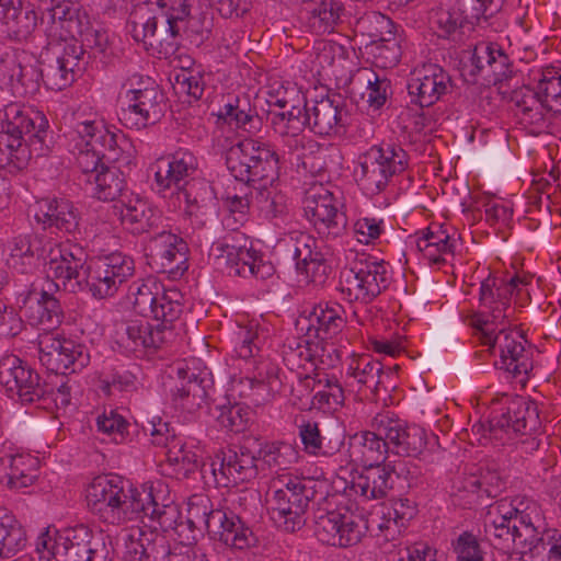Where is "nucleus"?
Wrapping results in <instances>:
<instances>
[{
  "label": "nucleus",
  "instance_id": "obj_1",
  "mask_svg": "<svg viewBox=\"0 0 561 561\" xmlns=\"http://www.w3.org/2000/svg\"><path fill=\"white\" fill-rule=\"evenodd\" d=\"M87 502L91 512L110 525L139 518L144 507L142 490L117 474L95 477L87 489Z\"/></svg>",
  "mask_w": 561,
  "mask_h": 561
},
{
  "label": "nucleus",
  "instance_id": "obj_2",
  "mask_svg": "<svg viewBox=\"0 0 561 561\" xmlns=\"http://www.w3.org/2000/svg\"><path fill=\"white\" fill-rule=\"evenodd\" d=\"M188 522L204 527L209 537L233 549H245L256 541L253 531L233 512L215 508L209 497L195 494L188 501Z\"/></svg>",
  "mask_w": 561,
  "mask_h": 561
},
{
  "label": "nucleus",
  "instance_id": "obj_3",
  "mask_svg": "<svg viewBox=\"0 0 561 561\" xmlns=\"http://www.w3.org/2000/svg\"><path fill=\"white\" fill-rule=\"evenodd\" d=\"M461 319L474 330V336L481 344L488 345L491 353L499 348L500 360L495 363L499 368L514 377L527 376L533 365L524 346L526 340L520 332L502 328L495 333V329H490L480 313L462 314Z\"/></svg>",
  "mask_w": 561,
  "mask_h": 561
},
{
  "label": "nucleus",
  "instance_id": "obj_4",
  "mask_svg": "<svg viewBox=\"0 0 561 561\" xmlns=\"http://www.w3.org/2000/svg\"><path fill=\"white\" fill-rule=\"evenodd\" d=\"M243 148L249 157L252 175H259L260 173L263 175L268 173L279 175L282 172L318 175L328 172L322 165L323 157L319 154L293 151L288 156L284 154L280 159L268 145L253 139L243 140ZM300 151H302V148Z\"/></svg>",
  "mask_w": 561,
  "mask_h": 561
},
{
  "label": "nucleus",
  "instance_id": "obj_5",
  "mask_svg": "<svg viewBox=\"0 0 561 561\" xmlns=\"http://www.w3.org/2000/svg\"><path fill=\"white\" fill-rule=\"evenodd\" d=\"M389 285L388 272L383 261L362 255L356 257L350 268L340 275L339 289L348 301L370 304Z\"/></svg>",
  "mask_w": 561,
  "mask_h": 561
},
{
  "label": "nucleus",
  "instance_id": "obj_6",
  "mask_svg": "<svg viewBox=\"0 0 561 561\" xmlns=\"http://www.w3.org/2000/svg\"><path fill=\"white\" fill-rule=\"evenodd\" d=\"M311 483V480L290 478L273 491L271 515L279 529L296 533L306 525L307 510L314 494Z\"/></svg>",
  "mask_w": 561,
  "mask_h": 561
},
{
  "label": "nucleus",
  "instance_id": "obj_7",
  "mask_svg": "<svg viewBox=\"0 0 561 561\" xmlns=\"http://www.w3.org/2000/svg\"><path fill=\"white\" fill-rule=\"evenodd\" d=\"M39 360L55 375H68L83 369L90 362L88 348L58 333L46 332L38 337Z\"/></svg>",
  "mask_w": 561,
  "mask_h": 561
},
{
  "label": "nucleus",
  "instance_id": "obj_8",
  "mask_svg": "<svg viewBox=\"0 0 561 561\" xmlns=\"http://www.w3.org/2000/svg\"><path fill=\"white\" fill-rule=\"evenodd\" d=\"M304 210L307 219L320 233L336 238L346 226V215L339 209L334 193L322 183L313 182L305 191Z\"/></svg>",
  "mask_w": 561,
  "mask_h": 561
},
{
  "label": "nucleus",
  "instance_id": "obj_9",
  "mask_svg": "<svg viewBox=\"0 0 561 561\" xmlns=\"http://www.w3.org/2000/svg\"><path fill=\"white\" fill-rule=\"evenodd\" d=\"M368 531L363 517L350 513L329 511L314 516V535L324 545L350 548L358 545Z\"/></svg>",
  "mask_w": 561,
  "mask_h": 561
},
{
  "label": "nucleus",
  "instance_id": "obj_10",
  "mask_svg": "<svg viewBox=\"0 0 561 561\" xmlns=\"http://www.w3.org/2000/svg\"><path fill=\"white\" fill-rule=\"evenodd\" d=\"M261 471V462L247 446L222 449L215 455L209 465L216 486L228 488L254 480Z\"/></svg>",
  "mask_w": 561,
  "mask_h": 561
},
{
  "label": "nucleus",
  "instance_id": "obj_11",
  "mask_svg": "<svg viewBox=\"0 0 561 561\" xmlns=\"http://www.w3.org/2000/svg\"><path fill=\"white\" fill-rule=\"evenodd\" d=\"M146 256L157 273L168 274L170 279L181 278L188 270V245L179 236L162 231L150 239Z\"/></svg>",
  "mask_w": 561,
  "mask_h": 561
},
{
  "label": "nucleus",
  "instance_id": "obj_12",
  "mask_svg": "<svg viewBox=\"0 0 561 561\" xmlns=\"http://www.w3.org/2000/svg\"><path fill=\"white\" fill-rule=\"evenodd\" d=\"M0 385L10 397L16 396L22 403H35L43 390L44 379L25 360L14 354L0 358Z\"/></svg>",
  "mask_w": 561,
  "mask_h": 561
},
{
  "label": "nucleus",
  "instance_id": "obj_13",
  "mask_svg": "<svg viewBox=\"0 0 561 561\" xmlns=\"http://www.w3.org/2000/svg\"><path fill=\"white\" fill-rule=\"evenodd\" d=\"M390 371L383 370V365L370 355L364 354L352 358L345 373L344 383L350 392L356 393L359 400L374 401L381 389L387 391L390 386L387 379Z\"/></svg>",
  "mask_w": 561,
  "mask_h": 561
},
{
  "label": "nucleus",
  "instance_id": "obj_14",
  "mask_svg": "<svg viewBox=\"0 0 561 561\" xmlns=\"http://www.w3.org/2000/svg\"><path fill=\"white\" fill-rule=\"evenodd\" d=\"M53 24L59 26L64 33H60L61 38L72 37L80 38L82 48L87 47L94 49L98 53H103L106 48L107 36L104 32L94 30L91 26L89 15L76 4H59L49 9Z\"/></svg>",
  "mask_w": 561,
  "mask_h": 561
},
{
  "label": "nucleus",
  "instance_id": "obj_15",
  "mask_svg": "<svg viewBox=\"0 0 561 561\" xmlns=\"http://www.w3.org/2000/svg\"><path fill=\"white\" fill-rule=\"evenodd\" d=\"M126 106L122 108L121 122L135 129L154 125L163 116L165 98L154 82H148L142 90H130Z\"/></svg>",
  "mask_w": 561,
  "mask_h": 561
},
{
  "label": "nucleus",
  "instance_id": "obj_16",
  "mask_svg": "<svg viewBox=\"0 0 561 561\" xmlns=\"http://www.w3.org/2000/svg\"><path fill=\"white\" fill-rule=\"evenodd\" d=\"M371 426L386 437L390 451L398 456L416 457L426 446L425 431L398 417L378 414L374 417Z\"/></svg>",
  "mask_w": 561,
  "mask_h": 561
},
{
  "label": "nucleus",
  "instance_id": "obj_17",
  "mask_svg": "<svg viewBox=\"0 0 561 561\" xmlns=\"http://www.w3.org/2000/svg\"><path fill=\"white\" fill-rule=\"evenodd\" d=\"M183 21L179 22L168 15L157 13L144 22H133L131 35L141 42L146 49L158 50L169 55L178 47L176 38L182 35Z\"/></svg>",
  "mask_w": 561,
  "mask_h": 561
},
{
  "label": "nucleus",
  "instance_id": "obj_18",
  "mask_svg": "<svg viewBox=\"0 0 561 561\" xmlns=\"http://www.w3.org/2000/svg\"><path fill=\"white\" fill-rule=\"evenodd\" d=\"M88 265L87 252L77 244H68L50 257L47 272L58 282L55 287L62 286L64 290L77 294L83 291Z\"/></svg>",
  "mask_w": 561,
  "mask_h": 561
},
{
  "label": "nucleus",
  "instance_id": "obj_19",
  "mask_svg": "<svg viewBox=\"0 0 561 561\" xmlns=\"http://www.w3.org/2000/svg\"><path fill=\"white\" fill-rule=\"evenodd\" d=\"M0 125L11 135L22 136L26 145H35L43 142L48 123L42 113L11 102L0 110Z\"/></svg>",
  "mask_w": 561,
  "mask_h": 561
},
{
  "label": "nucleus",
  "instance_id": "obj_20",
  "mask_svg": "<svg viewBox=\"0 0 561 561\" xmlns=\"http://www.w3.org/2000/svg\"><path fill=\"white\" fill-rule=\"evenodd\" d=\"M451 88L449 73L436 64L423 65L415 69L408 83L410 96L421 107L435 104L449 93Z\"/></svg>",
  "mask_w": 561,
  "mask_h": 561
},
{
  "label": "nucleus",
  "instance_id": "obj_21",
  "mask_svg": "<svg viewBox=\"0 0 561 561\" xmlns=\"http://www.w3.org/2000/svg\"><path fill=\"white\" fill-rule=\"evenodd\" d=\"M541 426L538 407L524 398L512 400L505 412L488 421V432L497 438L499 432L531 435Z\"/></svg>",
  "mask_w": 561,
  "mask_h": 561
},
{
  "label": "nucleus",
  "instance_id": "obj_22",
  "mask_svg": "<svg viewBox=\"0 0 561 561\" xmlns=\"http://www.w3.org/2000/svg\"><path fill=\"white\" fill-rule=\"evenodd\" d=\"M289 249L295 261V267L305 280L317 285L323 284L330 272L318 241L309 233L300 232L290 238Z\"/></svg>",
  "mask_w": 561,
  "mask_h": 561
},
{
  "label": "nucleus",
  "instance_id": "obj_23",
  "mask_svg": "<svg viewBox=\"0 0 561 561\" xmlns=\"http://www.w3.org/2000/svg\"><path fill=\"white\" fill-rule=\"evenodd\" d=\"M125 558L130 561H169L171 543L156 529L131 528L124 540Z\"/></svg>",
  "mask_w": 561,
  "mask_h": 561
},
{
  "label": "nucleus",
  "instance_id": "obj_24",
  "mask_svg": "<svg viewBox=\"0 0 561 561\" xmlns=\"http://www.w3.org/2000/svg\"><path fill=\"white\" fill-rule=\"evenodd\" d=\"M167 492V485L160 481L156 484H145L142 486L144 507L139 510V517H148L161 528L163 534L176 527L182 517L180 506Z\"/></svg>",
  "mask_w": 561,
  "mask_h": 561
},
{
  "label": "nucleus",
  "instance_id": "obj_25",
  "mask_svg": "<svg viewBox=\"0 0 561 561\" xmlns=\"http://www.w3.org/2000/svg\"><path fill=\"white\" fill-rule=\"evenodd\" d=\"M20 312L32 327L41 325L45 331L56 328L64 319L59 299L45 289L28 290L22 299Z\"/></svg>",
  "mask_w": 561,
  "mask_h": 561
},
{
  "label": "nucleus",
  "instance_id": "obj_26",
  "mask_svg": "<svg viewBox=\"0 0 561 561\" xmlns=\"http://www.w3.org/2000/svg\"><path fill=\"white\" fill-rule=\"evenodd\" d=\"M61 561H106L104 542L93 540L88 527L79 525L61 530Z\"/></svg>",
  "mask_w": 561,
  "mask_h": 561
},
{
  "label": "nucleus",
  "instance_id": "obj_27",
  "mask_svg": "<svg viewBox=\"0 0 561 561\" xmlns=\"http://www.w3.org/2000/svg\"><path fill=\"white\" fill-rule=\"evenodd\" d=\"M516 518L519 531L523 535V548L533 551L545 543V535L551 529H547L545 516L540 505L528 497H515L510 500Z\"/></svg>",
  "mask_w": 561,
  "mask_h": 561
},
{
  "label": "nucleus",
  "instance_id": "obj_28",
  "mask_svg": "<svg viewBox=\"0 0 561 561\" xmlns=\"http://www.w3.org/2000/svg\"><path fill=\"white\" fill-rule=\"evenodd\" d=\"M306 322L307 337L321 341L336 336L346 325L345 309L337 302H319L313 306L309 316L300 319L298 325Z\"/></svg>",
  "mask_w": 561,
  "mask_h": 561
},
{
  "label": "nucleus",
  "instance_id": "obj_29",
  "mask_svg": "<svg viewBox=\"0 0 561 561\" xmlns=\"http://www.w3.org/2000/svg\"><path fill=\"white\" fill-rule=\"evenodd\" d=\"M405 469L403 462L398 465L364 466L363 472L352 482L353 490L368 500L383 499L392 489L394 479L400 478Z\"/></svg>",
  "mask_w": 561,
  "mask_h": 561
},
{
  "label": "nucleus",
  "instance_id": "obj_30",
  "mask_svg": "<svg viewBox=\"0 0 561 561\" xmlns=\"http://www.w3.org/2000/svg\"><path fill=\"white\" fill-rule=\"evenodd\" d=\"M358 165L363 175H399L407 171L409 158L399 146H374L359 157Z\"/></svg>",
  "mask_w": 561,
  "mask_h": 561
},
{
  "label": "nucleus",
  "instance_id": "obj_31",
  "mask_svg": "<svg viewBox=\"0 0 561 561\" xmlns=\"http://www.w3.org/2000/svg\"><path fill=\"white\" fill-rule=\"evenodd\" d=\"M307 126L316 134L330 135L345 125L346 111L340 98L324 96L310 104L305 102Z\"/></svg>",
  "mask_w": 561,
  "mask_h": 561
},
{
  "label": "nucleus",
  "instance_id": "obj_32",
  "mask_svg": "<svg viewBox=\"0 0 561 561\" xmlns=\"http://www.w3.org/2000/svg\"><path fill=\"white\" fill-rule=\"evenodd\" d=\"M35 219L44 229L57 228L60 231L72 233L79 226V213L72 202L66 198H44L37 202Z\"/></svg>",
  "mask_w": 561,
  "mask_h": 561
},
{
  "label": "nucleus",
  "instance_id": "obj_33",
  "mask_svg": "<svg viewBox=\"0 0 561 561\" xmlns=\"http://www.w3.org/2000/svg\"><path fill=\"white\" fill-rule=\"evenodd\" d=\"M171 342V332L157 329V324L144 320H131L124 324L121 344L130 352L157 350Z\"/></svg>",
  "mask_w": 561,
  "mask_h": 561
},
{
  "label": "nucleus",
  "instance_id": "obj_34",
  "mask_svg": "<svg viewBox=\"0 0 561 561\" xmlns=\"http://www.w3.org/2000/svg\"><path fill=\"white\" fill-rule=\"evenodd\" d=\"M38 15L33 8L23 9L22 0H0V26L16 41L26 39L35 30Z\"/></svg>",
  "mask_w": 561,
  "mask_h": 561
},
{
  "label": "nucleus",
  "instance_id": "obj_35",
  "mask_svg": "<svg viewBox=\"0 0 561 561\" xmlns=\"http://www.w3.org/2000/svg\"><path fill=\"white\" fill-rule=\"evenodd\" d=\"M214 250L218 252L217 259H225L226 264L236 268L240 276H247L250 273L252 263H255L260 252L247 247L244 236L226 237L224 241L214 244Z\"/></svg>",
  "mask_w": 561,
  "mask_h": 561
},
{
  "label": "nucleus",
  "instance_id": "obj_36",
  "mask_svg": "<svg viewBox=\"0 0 561 561\" xmlns=\"http://www.w3.org/2000/svg\"><path fill=\"white\" fill-rule=\"evenodd\" d=\"M178 375L180 381L171 389L172 400L178 408L193 413L202 408L207 397L204 379L183 368L178 369Z\"/></svg>",
  "mask_w": 561,
  "mask_h": 561
},
{
  "label": "nucleus",
  "instance_id": "obj_37",
  "mask_svg": "<svg viewBox=\"0 0 561 561\" xmlns=\"http://www.w3.org/2000/svg\"><path fill=\"white\" fill-rule=\"evenodd\" d=\"M157 304L152 312L147 318H151L157 323V329H163L171 332V340L174 337V322L183 312V295L176 288L162 289L158 295Z\"/></svg>",
  "mask_w": 561,
  "mask_h": 561
},
{
  "label": "nucleus",
  "instance_id": "obj_38",
  "mask_svg": "<svg viewBox=\"0 0 561 561\" xmlns=\"http://www.w3.org/2000/svg\"><path fill=\"white\" fill-rule=\"evenodd\" d=\"M512 103L517 107L520 121L527 125L543 126L547 106L538 91L522 87L512 92Z\"/></svg>",
  "mask_w": 561,
  "mask_h": 561
},
{
  "label": "nucleus",
  "instance_id": "obj_39",
  "mask_svg": "<svg viewBox=\"0 0 561 561\" xmlns=\"http://www.w3.org/2000/svg\"><path fill=\"white\" fill-rule=\"evenodd\" d=\"M1 460L8 467L5 477L8 479L7 485L10 489L26 488L36 480L39 463L36 457L18 454L8 455Z\"/></svg>",
  "mask_w": 561,
  "mask_h": 561
},
{
  "label": "nucleus",
  "instance_id": "obj_40",
  "mask_svg": "<svg viewBox=\"0 0 561 561\" xmlns=\"http://www.w3.org/2000/svg\"><path fill=\"white\" fill-rule=\"evenodd\" d=\"M167 463L172 468V473L178 479H187L197 470L206 478L209 466L201 465L198 456L193 449L186 447L184 442H175L169 451H165Z\"/></svg>",
  "mask_w": 561,
  "mask_h": 561
},
{
  "label": "nucleus",
  "instance_id": "obj_41",
  "mask_svg": "<svg viewBox=\"0 0 561 561\" xmlns=\"http://www.w3.org/2000/svg\"><path fill=\"white\" fill-rule=\"evenodd\" d=\"M122 225L133 234L148 232L157 226L159 216L145 201L136 199L134 203L123 204L119 209Z\"/></svg>",
  "mask_w": 561,
  "mask_h": 561
},
{
  "label": "nucleus",
  "instance_id": "obj_42",
  "mask_svg": "<svg viewBox=\"0 0 561 561\" xmlns=\"http://www.w3.org/2000/svg\"><path fill=\"white\" fill-rule=\"evenodd\" d=\"M76 133L85 147H92L100 152H119L117 148V135L110 131L103 124L94 121L81 122L77 125Z\"/></svg>",
  "mask_w": 561,
  "mask_h": 561
},
{
  "label": "nucleus",
  "instance_id": "obj_43",
  "mask_svg": "<svg viewBox=\"0 0 561 561\" xmlns=\"http://www.w3.org/2000/svg\"><path fill=\"white\" fill-rule=\"evenodd\" d=\"M310 339L293 340L284 345V360L291 369L295 367L306 369L308 364L316 367L318 360L324 363L323 354L320 355L319 350L324 352L325 348L320 347L319 343H314Z\"/></svg>",
  "mask_w": 561,
  "mask_h": 561
},
{
  "label": "nucleus",
  "instance_id": "obj_44",
  "mask_svg": "<svg viewBox=\"0 0 561 561\" xmlns=\"http://www.w3.org/2000/svg\"><path fill=\"white\" fill-rule=\"evenodd\" d=\"M299 436L308 454L316 456H330L340 450L343 445L342 435L335 440L329 439L321 435L319 424L317 422H305L299 426Z\"/></svg>",
  "mask_w": 561,
  "mask_h": 561
},
{
  "label": "nucleus",
  "instance_id": "obj_45",
  "mask_svg": "<svg viewBox=\"0 0 561 561\" xmlns=\"http://www.w3.org/2000/svg\"><path fill=\"white\" fill-rule=\"evenodd\" d=\"M198 171V160L188 150H178L168 157L158 158L149 168L153 175H190Z\"/></svg>",
  "mask_w": 561,
  "mask_h": 561
},
{
  "label": "nucleus",
  "instance_id": "obj_46",
  "mask_svg": "<svg viewBox=\"0 0 561 561\" xmlns=\"http://www.w3.org/2000/svg\"><path fill=\"white\" fill-rule=\"evenodd\" d=\"M121 286L108 274V268L98 261L88 265L83 291L88 290L93 298L104 299L114 296Z\"/></svg>",
  "mask_w": 561,
  "mask_h": 561
},
{
  "label": "nucleus",
  "instance_id": "obj_47",
  "mask_svg": "<svg viewBox=\"0 0 561 561\" xmlns=\"http://www.w3.org/2000/svg\"><path fill=\"white\" fill-rule=\"evenodd\" d=\"M314 382L320 388L312 399L314 407L336 410L344 404L345 390L335 376L317 374Z\"/></svg>",
  "mask_w": 561,
  "mask_h": 561
},
{
  "label": "nucleus",
  "instance_id": "obj_48",
  "mask_svg": "<svg viewBox=\"0 0 561 561\" xmlns=\"http://www.w3.org/2000/svg\"><path fill=\"white\" fill-rule=\"evenodd\" d=\"M358 444L359 460L363 466L385 465L390 445L386 442V437L379 434V431L363 432Z\"/></svg>",
  "mask_w": 561,
  "mask_h": 561
},
{
  "label": "nucleus",
  "instance_id": "obj_49",
  "mask_svg": "<svg viewBox=\"0 0 561 561\" xmlns=\"http://www.w3.org/2000/svg\"><path fill=\"white\" fill-rule=\"evenodd\" d=\"M255 455L259 462H261V471L265 470V467L286 469L297 458L291 445L282 442L261 444Z\"/></svg>",
  "mask_w": 561,
  "mask_h": 561
},
{
  "label": "nucleus",
  "instance_id": "obj_50",
  "mask_svg": "<svg viewBox=\"0 0 561 561\" xmlns=\"http://www.w3.org/2000/svg\"><path fill=\"white\" fill-rule=\"evenodd\" d=\"M26 545L23 527L12 516L0 517V558H11Z\"/></svg>",
  "mask_w": 561,
  "mask_h": 561
},
{
  "label": "nucleus",
  "instance_id": "obj_51",
  "mask_svg": "<svg viewBox=\"0 0 561 561\" xmlns=\"http://www.w3.org/2000/svg\"><path fill=\"white\" fill-rule=\"evenodd\" d=\"M227 124L234 125L237 128H243L252 131L255 128L253 125L256 112L252 108L248 98H234L222 106L218 114Z\"/></svg>",
  "mask_w": 561,
  "mask_h": 561
},
{
  "label": "nucleus",
  "instance_id": "obj_52",
  "mask_svg": "<svg viewBox=\"0 0 561 561\" xmlns=\"http://www.w3.org/2000/svg\"><path fill=\"white\" fill-rule=\"evenodd\" d=\"M161 291V286L153 278L134 282L129 286L134 310L142 317L150 316Z\"/></svg>",
  "mask_w": 561,
  "mask_h": 561
},
{
  "label": "nucleus",
  "instance_id": "obj_53",
  "mask_svg": "<svg viewBox=\"0 0 561 561\" xmlns=\"http://www.w3.org/2000/svg\"><path fill=\"white\" fill-rule=\"evenodd\" d=\"M538 92L548 111L561 112V72L554 67L541 70Z\"/></svg>",
  "mask_w": 561,
  "mask_h": 561
},
{
  "label": "nucleus",
  "instance_id": "obj_54",
  "mask_svg": "<svg viewBox=\"0 0 561 561\" xmlns=\"http://www.w3.org/2000/svg\"><path fill=\"white\" fill-rule=\"evenodd\" d=\"M417 245L433 263L439 264L446 261L445 255L454 254L455 240L445 231H428Z\"/></svg>",
  "mask_w": 561,
  "mask_h": 561
},
{
  "label": "nucleus",
  "instance_id": "obj_55",
  "mask_svg": "<svg viewBox=\"0 0 561 561\" xmlns=\"http://www.w3.org/2000/svg\"><path fill=\"white\" fill-rule=\"evenodd\" d=\"M36 238L32 236H18L12 240L9 263L21 273H27L34 265L38 249L35 248Z\"/></svg>",
  "mask_w": 561,
  "mask_h": 561
},
{
  "label": "nucleus",
  "instance_id": "obj_56",
  "mask_svg": "<svg viewBox=\"0 0 561 561\" xmlns=\"http://www.w3.org/2000/svg\"><path fill=\"white\" fill-rule=\"evenodd\" d=\"M341 7L334 0H321L310 10L309 23L316 33H331L340 19Z\"/></svg>",
  "mask_w": 561,
  "mask_h": 561
},
{
  "label": "nucleus",
  "instance_id": "obj_57",
  "mask_svg": "<svg viewBox=\"0 0 561 561\" xmlns=\"http://www.w3.org/2000/svg\"><path fill=\"white\" fill-rule=\"evenodd\" d=\"M263 342L264 336L259 332L257 325L239 327L234 351L240 358H255L260 356Z\"/></svg>",
  "mask_w": 561,
  "mask_h": 561
},
{
  "label": "nucleus",
  "instance_id": "obj_58",
  "mask_svg": "<svg viewBox=\"0 0 561 561\" xmlns=\"http://www.w3.org/2000/svg\"><path fill=\"white\" fill-rule=\"evenodd\" d=\"M217 421L220 426L231 433H241L245 431L249 420L250 410L241 403L219 407Z\"/></svg>",
  "mask_w": 561,
  "mask_h": 561
},
{
  "label": "nucleus",
  "instance_id": "obj_59",
  "mask_svg": "<svg viewBox=\"0 0 561 561\" xmlns=\"http://www.w3.org/2000/svg\"><path fill=\"white\" fill-rule=\"evenodd\" d=\"M272 125L279 134L294 137L307 125L305 110L299 106H291L286 112L273 113Z\"/></svg>",
  "mask_w": 561,
  "mask_h": 561
},
{
  "label": "nucleus",
  "instance_id": "obj_60",
  "mask_svg": "<svg viewBox=\"0 0 561 561\" xmlns=\"http://www.w3.org/2000/svg\"><path fill=\"white\" fill-rule=\"evenodd\" d=\"M124 178H93L88 180L87 190L102 202L115 201L125 190Z\"/></svg>",
  "mask_w": 561,
  "mask_h": 561
},
{
  "label": "nucleus",
  "instance_id": "obj_61",
  "mask_svg": "<svg viewBox=\"0 0 561 561\" xmlns=\"http://www.w3.org/2000/svg\"><path fill=\"white\" fill-rule=\"evenodd\" d=\"M98 262L108 268V274L117 280L119 286L127 282L135 273L134 259L122 252H113L99 259Z\"/></svg>",
  "mask_w": 561,
  "mask_h": 561
},
{
  "label": "nucleus",
  "instance_id": "obj_62",
  "mask_svg": "<svg viewBox=\"0 0 561 561\" xmlns=\"http://www.w3.org/2000/svg\"><path fill=\"white\" fill-rule=\"evenodd\" d=\"M43 396H38V401L35 403L45 410H59L65 409L70 404L71 394L70 387L66 382H61L58 387L53 386L50 382L44 380Z\"/></svg>",
  "mask_w": 561,
  "mask_h": 561
},
{
  "label": "nucleus",
  "instance_id": "obj_63",
  "mask_svg": "<svg viewBox=\"0 0 561 561\" xmlns=\"http://www.w3.org/2000/svg\"><path fill=\"white\" fill-rule=\"evenodd\" d=\"M96 426L100 432L112 436L115 443H122L127 435L129 423L115 410L111 409L98 416Z\"/></svg>",
  "mask_w": 561,
  "mask_h": 561
},
{
  "label": "nucleus",
  "instance_id": "obj_64",
  "mask_svg": "<svg viewBox=\"0 0 561 561\" xmlns=\"http://www.w3.org/2000/svg\"><path fill=\"white\" fill-rule=\"evenodd\" d=\"M61 547V530L54 527H47L37 537L35 551L39 559L50 561L51 559H60Z\"/></svg>",
  "mask_w": 561,
  "mask_h": 561
}]
</instances>
